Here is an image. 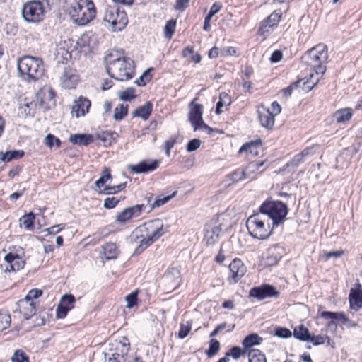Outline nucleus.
<instances>
[{"instance_id":"nucleus-1","label":"nucleus","mask_w":362,"mask_h":362,"mask_svg":"<svg viewBox=\"0 0 362 362\" xmlns=\"http://www.w3.org/2000/svg\"><path fill=\"white\" fill-rule=\"evenodd\" d=\"M17 69L19 76L28 83L41 79L45 72L42 59L29 55L23 56L18 59Z\"/></svg>"},{"instance_id":"nucleus-2","label":"nucleus","mask_w":362,"mask_h":362,"mask_svg":"<svg viewBox=\"0 0 362 362\" xmlns=\"http://www.w3.org/2000/svg\"><path fill=\"white\" fill-rule=\"evenodd\" d=\"M328 59V51L325 45L319 44L313 47L301 57V62L314 71L317 75H323L326 71L325 63Z\"/></svg>"},{"instance_id":"nucleus-3","label":"nucleus","mask_w":362,"mask_h":362,"mask_svg":"<svg viewBox=\"0 0 362 362\" xmlns=\"http://www.w3.org/2000/svg\"><path fill=\"white\" fill-rule=\"evenodd\" d=\"M109 76L119 81H125L134 76V61L129 57H119L111 62L106 66Z\"/></svg>"},{"instance_id":"nucleus-4","label":"nucleus","mask_w":362,"mask_h":362,"mask_svg":"<svg viewBox=\"0 0 362 362\" xmlns=\"http://www.w3.org/2000/svg\"><path fill=\"white\" fill-rule=\"evenodd\" d=\"M71 19L78 25H85L95 16L94 3L90 0H79L68 8Z\"/></svg>"},{"instance_id":"nucleus-5","label":"nucleus","mask_w":362,"mask_h":362,"mask_svg":"<svg viewBox=\"0 0 362 362\" xmlns=\"http://www.w3.org/2000/svg\"><path fill=\"white\" fill-rule=\"evenodd\" d=\"M141 229L147 237L146 245L137 246L134 252V255L141 254L145 249L150 246L153 243L158 240L165 233L168 232V226H164L163 222L160 218H156L145 222L141 225Z\"/></svg>"},{"instance_id":"nucleus-6","label":"nucleus","mask_w":362,"mask_h":362,"mask_svg":"<svg viewBox=\"0 0 362 362\" xmlns=\"http://www.w3.org/2000/svg\"><path fill=\"white\" fill-rule=\"evenodd\" d=\"M103 21L105 26L113 32L121 31L128 23L127 14L118 6H108L105 9Z\"/></svg>"},{"instance_id":"nucleus-7","label":"nucleus","mask_w":362,"mask_h":362,"mask_svg":"<svg viewBox=\"0 0 362 362\" xmlns=\"http://www.w3.org/2000/svg\"><path fill=\"white\" fill-rule=\"evenodd\" d=\"M45 12L42 2L39 0L28 1L21 8L22 17L28 23L41 22L44 19Z\"/></svg>"},{"instance_id":"nucleus-8","label":"nucleus","mask_w":362,"mask_h":362,"mask_svg":"<svg viewBox=\"0 0 362 362\" xmlns=\"http://www.w3.org/2000/svg\"><path fill=\"white\" fill-rule=\"evenodd\" d=\"M247 229L251 236L259 240H267L272 234V230L265 229L264 221L257 214L250 216L246 222Z\"/></svg>"},{"instance_id":"nucleus-9","label":"nucleus","mask_w":362,"mask_h":362,"mask_svg":"<svg viewBox=\"0 0 362 362\" xmlns=\"http://www.w3.org/2000/svg\"><path fill=\"white\" fill-rule=\"evenodd\" d=\"M24 252L21 247H18L15 253L9 252L6 254L4 259L8 266L5 269V272H15L22 269L25 264V261L23 259Z\"/></svg>"},{"instance_id":"nucleus-10","label":"nucleus","mask_w":362,"mask_h":362,"mask_svg":"<svg viewBox=\"0 0 362 362\" xmlns=\"http://www.w3.org/2000/svg\"><path fill=\"white\" fill-rule=\"evenodd\" d=\"M229 271L231 274L228 278L230 284H236L247 272V267L240 259H234L229 264Z\"/></svg>"},{"instance_id":"nucleus-11","label":"nucleus","mask_w":362,"mask_h":362,"mask_svg":"<svg viewBox=\"0 0 362 362\" xmlns=\"http://www.w3.org/2000/svg\"><path fill=\"white\" fill-rule=\"evenodd\" d=\"M288 211V207L285 203L273 200V228L284 222Z\"/></svg>"},{"instance_id":"nucleus-12","label":"nucleus","mask_w":362,"mask_h":362,"mask_svg":"<svg viewBox=\"0 0 362 362\" xmlns=\"http://www.w3.org/2000/svg\"><path fill=\"white\" fill-rule=\"evenodd\" d=\"M221 224L212 225L208 223L204 228V241L207 246H211L216 244L220 237L221 233Z\"/></svg>"},{"instance_id":"nucleus-13","label":"nucleus","mask_w":362,"mask_h":362,"mask_svg":"<svg viewBox=\"0 0 362 362\" xmlns=\"http://www.w3.org/2000/svg\"><path fill=\"white\" fill-rule=\"evenodd\" d=\"M189 120L194 127V131L199 129V123H202L204 107L201 104L192 101L189 105Z\"/></svg>"},{"instance_id":"nucleus-14","label":"nucleus","mask_w":362,"mask_h":362,"mask_svg":"<svg viewBox=\"0 0 362 362\" xmlns=\"http://www.w3.org/2000/svg\"><path fill=\"white\" fill-rule=\"evenodd\" d=\"M160 165L158 160H144L136 165L129 166L131 172L136 174L148 173L156 170Z\"/></svg>"},{"instance_id":"nucleus-15","label":"nucleus","mask_w":362,"mask_h":362,"mask_svg":"<svg viewBox=\"0 0 362 362\" xmlns=\"http://www.w3.org/2000/svg\"><path fill=\"white\" fill-rule=\"evenodd\" d=\"M61 85L66 89L74 88L78 81V75L75 69L70 66L64 69L63 74L60 77Z\"/></svg>"},{"instance_id":"nucleus-16","label":"nucleus","mask_w":362,"mask_h":362,"mask_svg":"<svg viewBox=\"0 0 362 362\" xmlns=\"http://www.w3.org/2000/svg\"><path fill=\"white\" fill-rule=\"evenodd\" d=\"M90 105L91 103L87 98L80 96L77 100H74L71 113L73 115H75L76 118L84 116L88 112Z\"/></svg>"},{"instance_id":"nucleus-17","label":"nucleus","mask_w":362,"mask_h":362,"mask_svg":"<svg viewBox=\"0 0 362 362\" xmlns=\"http://www.w3.org/2000/svg\"><path fill=\"white\" fill-rule=\"evenodd\" d=\"M249 296L259 300L270 298L272 297V285L264 284L259 286L253 287L250 290Z\"/></svg>"},{"instance_id":"nucleus-18","label":"nucleus","mask_w":362,"mask_h":362,"mask_svg":"<svg viewBox=\"0 0 362 362\" xmlns=\"http://www.w3.org/2000/svg\"><path fill=\"white\" fill-rule=\"evenodd\" d=\"M261 148L262 141L260 139H258L244 144L239 149L238 153L240 154L245 153L247 156L250 155L252 156H257L259 155Z\"/></svg>"},{"instance_id":"nucleus-19","label":"nucleus","mask_w":362,"mask_h":362,"mask_svg":"<svg viewBox=\"0 0 362 362\" xmlns=\"http://www.w3.org/2000/svg\"><path fill=\"white\" fill-rule=\"evenodd\" d=\"M257 112L262 126L267 129H271L272 112H270L269 109L266 107L264 105H261L258 106Z\"/></svg>"},{"instance_id":"nucleus-20","label":"nucleus","mask_w":362,"mask_h":362,"mask_svg":"<svg viewBox=\"0 0 362 362\" xmlns=\"http://www.w3.org/2000/svg\"><path fill=\"white\" fill-rule=\"evenodd\" d=\"M320 317L327 320H332L328 323L329 325H336V323L333 321L334 320L341 321L343 324H346L350 322V320L343 312L322 311L320 313Z\"/></svg>"},{"instance_id":"nucleus-21","label":"nucleus","mask_w":362,"mask_h":362,"mask_svg":"<svg viewBox=\"0 0 362 362\" xmlns=\"http://www.w3.org/2000/svg\"><path fill=\"white\" fill-rule=\"evenodd\" d=\"M69 141L78 146H88L94 141L93 136L88 134H71Z\"/></svg>"},{"instance_id":"nucleus-22","label":"nucleus","mask_w":362,"mask_h":362,"mask_svg":"<svg viewBox=\"0 0 362 362\" xmlns=\"http://www.w3.org/2000/svg\"><path fill=\"white\" fill-rule=\"evenodd\" d=\"M349 299L351 309L356 311L361 309L362 307V289H351Z\"/></svg>"},{"instance_id":"nucleus-23","label":"nucleus","mask_w":362,"mask_h":362,"mask_svg":"<svg viewBox=\"0 0 362 362\" xmlns=\"http://www.w3.org/2000/svg\"><path fill=\"white\" fill-rule=\"evenodd\" d=\"M153 110V104L147 101L144 105L138 107L133 112V117H139L144 120H147Z\"/></svg>"},{"instance_id":"nucleus-24","label":"nucleus","mask_w":362,"mask_h":362,"mask_svg":"<svg viewBox=\"0 0 362 362\" xmlns=\"http://www.w3.org/2000/svg\"><path fill=\"white\" fill-rule=\"evenodd\" d=\"M180 272L175 268H172L165 273L164 280L171 284L170 288L174 289L180 283Z\"/></svg>"},{"instance_id":"nucleus-25","label":"nucleus","mask_w":362,"mask_h":362,"mask_svg":"<svg viewBox=\"0 0 362 362\" xmlns=\"http://www.w3.org/2000/svg\"><path fill=\"white\" fill-rule=\"evenodd\" d=\"M263 339L256 333H252L247 335L243 340L242 344L245 350H250L252 346L259 345Z\"/></svg>"},{"instance_id":"nucleus-26","label":"nucleus","mask_w":362,"mask_h":362,"mask_svg":"<svg viewBox=\"0 0 362 362\" xmlns=\"http://www.w3.org/2000/svg\"><path fill=\"white\" fill-rule=\"evenodd\" d=\"M130 240L132 243H139L138 246H142L144 244L146 245L147 237L141 229V226L136 228L130 235Z\"/></svg>"},{"instance_id":"nucleus-27","label":"nucleus","mask_w":362,"mask_h":362,"mask_svg":"<svg viewBox=\"0 0 362 362\" xmlns=\"http://www.w3.org/2000/svg\"><path fill=\"white\" fill-rule=\"evenodd\" d=\"M352 115L351 108H344L337 110L333 115V118L337 123H345L351 119Z\"/></svg>"},{"instance_id":"nucleus-28","label":"nucleus","mask_w":362,"mask_h":362,"mask_svg":"<svg viewBox=\"0 0 362 362\" xmlns=\"http://www.w3.org/2000/svg\"><path fill=\"white\" fill-rule=\"evenodd\" d=\"M304 161L305 160L302 158V156L299 153H298L293 158V159L290 162H288L278 170H275V173L277 174L283 173L287 169H288V171L289 172L291 169L296 168L299 165L303 163Z\"/></svg>"},{"instance_id":"nucleus-29","label":"nucleus","mask_w":362,"mask_h":362,"mask_svg":"<svg viewBox=\"0 0 362 362\" xmlns=\"http://www.w3.org/2000/svg\"><path fill=\"white\" fill-rule=\"evenodd\" d=\"M25 155L23 150L8 151L3 153H0V160L3 162H10L12 160L21 158Z\"/></svg>"},{"instance_id":"nucleus-30","label":"nucleus","mask_w":362,"mask_h":362,"mask_svg":"<svg viewBox=\"0 0 362 362\" xmlns=\"http://www.w3.org/2000/svg\"><path fill=\"white\" fill-rule=\"evenodd\" d=\"M310 334L309 329L303 325L296 327L293 332V337L301 341H309Z\"/></svg>"},{"instance_id":"nucleus-31","label":"nucleus","mask_w":362,"mask_h":362,"mask_svg":"<svg viewBox=\"0 0 362 362\" xmlns=\"http://www.w3.org/2000/svg\"><path fill=\"white\" fill-rule=\"evenodd\" d=\"M117 134L115 132H103L97 134V139L103 142L104 146H111L115 141Z\"/></svg>"},{"instance_id":"nucleus-32","label":"nucleus","mask_w":362,"mask_h":362,"mask_svg":"<svg viewBox=\"0 0 362 362\" xmlns=\"http://www.w3.org/2000/svg\"><path fill=\"white\" fill-rule=\"evenodd\" d=\"M231 103V98H230V96L225 93V92H222L219 94V100L216 103V113L217 115H220L221 113L223 112V110H221V108L223 107V106H229Z\"/></svg>"},{"instance_id":"nucleus-33","label":"nucleus","mask_w":362,"mask_h":362,"mask_svg":"<svg viewBox=\"0 0 362 362\" xmlns=\"http://www.w3.org/2000/svg\"><path fill=\"white\" fill-rule=\"evenodd\" d=\"M123 348L124 349H126V351H124V354H122V358H127L130 349V344L128 339L126 337H123L122 340L117 343L114 353H117L118 355L120 356L122 350L123 351Z\"/></svg>"},{"instance_id":"nucleus-34","label":"nucleus","mask_w":362,"mask_h":362,"mask_svg":"<svg viewBox=\"0 0 362 362\" xmlns=\"http://www.w3.org/2000/svg\"><path fill=\"white\" fill-rule=\"evenodd\" d=\"M21 305L23 306L21 310V313H22L24 319L29 320L35 314L37 310L35 303H24Z\"/></svg>"},{"instance_id":"nucleus-35","label":"nucleus","mask_w":362,"mask_h":362,"mask_svg":"<svg viewBox=\"0 0 362 362\" xmlns=\"http://www.w3.org/2000/svg\"><path fill=\"white\" fill-rule=\"evenodd\" d=\"M272 18V14L267 16V18L261 22L258 33L259 35L262 36L264 39H266L269 37L270 32L269 29L272 28V24L270 23Z\"/></svg>"},{"instance_id":"nucleus-36","label":"nucleus","mask_w":362,"mask_h":362,"mask_svg":"<svg viewBox=\"0 0 362 362\" xmlns=\"http://www.w3.org/2000/svg\"><path fill=\"white\" fill-rule=\"evenodd\" d=\"M104 255L107 259H113L117 257V249L113 243H107L103 247Z\"/></svg>"},{"instance_id":"nucleus-37","label":"nucleus","mask_w":362,"mask_h":362,"mask_svg":"<svg viewBox=\"0 0 362 362\" xmlns=\"http://www.w3.org/2000/svg\"><path fill=\"white\" fill-rule=\"evenodd\" d=\"M249 362H267L266 357L259 349H252L248 351Z\"/></svg>"},{"instance_id":"nucleus-38","label":"nucleus","mask_w":362,"mask_h":362,"mask_svg":"<svg viewBox=\"0 0 362 362\" xmlns=\"http://www.w3.org/2000/svg\"><path fill=\"white\" fill-rule=\"evenodd\" d=\"M112 179V175L110 174V170L107 167H104L100 178L95 181V185L98 188H100L101 187H103L104 185L106 183V182L109 180Z\"/></svg>"},{"instance_id":"nucleus-39","label":"nucleus","mask_w":362,"mask_h":362,"mask_svg":"<svg viewBox=\"0 0 362 362\" xmlns=\"http://www.w3.org/2000/svg\"><path fill=\"white\" fill-rule=\"evenodd\" d=\"M176 192H173L171 195L165 196L163 198H158L156 199L152 204L148 206V209L147 210V212H151L153 209L156 208H158L163 204H166L168 202H169L175 194Z\"/></svg>"},{"instance_id":"nucleus-40","label":"nucleus","mask_w":362,"mask_h":362,"mask_svg":"<svg viewBox=\"0 0 362 362\" xmlns=\"http://www.w3.org/2000/svg\"><path fill=\"white\" fill-rule=\"evenodd\" d=\"M42 294V291L40 289L34 288L31 289L28 294L25 296L24 299L20 301L21 304L35 303L34 299L37 298Z\"/></svg>"},{"instance_id":"nucleus-41","label":"nucleus","mask_w":362,"mask_h":362,"mask_svg":"<svg viewBox=\"0 0 362 362\" xmlns=\"http://www.w3.org/2000/svg\"><path fill=\"white\" fill-rule=\"evenodd\" d=\"M35 218V216L34 213L29 212L23 215L21 218L20 221H22V223L24 226V228L27 230H31L33 228L34 221Z\"/></svg>"},{"instance_id":"nucleus-42","label":"nucleus","mask_w":362,"mask_h":362,"mask_svg":"<svg viewBox=\"0 0 362 362\" xmlns=\"http://www.w3.org/2000/svg\"><path fill=\"white\" fill-rule=\"evenodd\" d=\"M126 186H127V182H123L118 185H115V186H112V187L105 186V187H104V188L102 191L99 192V194H115L117 192H121L123 189H124Z\"/></svg>"},{"instance_id":"nucleus-43","label":"nucleus","mask_w":362,"mask_h":362,"mask_svg":"<svg viewBox=\"0 0 362 362\" xmlns=\"http://www.w3.org/2000/svg\"><path fill=\"white\" fill-rule=\"evenodd\" d=\"M11 315L6 311H0V332H3L10 327Z\"/></svg>"},{"instance_id":"nucleus-44","label":"nucleus","mask_w":362,"mask_h":362,"mask_svg":"<svg viewBox=\"0 0 362 362\" xmlns=\"http://www.w3.org/2000/svg\"><path fill=\"white\" fill-rule=\"evenodd\" d=\"M153 70V68H148L145 70L143 74L139 77V78L134 81V83H136L138 86H144L146 83L149 82L151 79V75H150V71Z\"/></svg>"},{"instance_id":"nucleus-45","label":"nucleus","mask_w":362,"mask_h":362,"mask_svg":"<svg viewBox=\"0 0 362 362\" xmlns=\"http://www.w3.org/2000/svg\"><path fill=\"white\" fill-rule=\"evenodd\" d=\"M128 112V105H124L123 104L119 105L114 110L113 117L115 120H122Z\"/></svg>"},{"instance_id":"nucleus-46","label":"nucleus","mask_w":362,"mask_h":362,"mask_svg":"<svg viewBox=\"0 0 362 362\" xmlns=\"http://www.w3.org/2000/svg\"><path fill=\"white\" fill-rule=\"evenodd\" d=\"M220 350V343L218 340L212 339L209 341V347L206 351V354L209 358L215 356Z\"/></svg>"},{"instance_id":"nucleus-47","label":"nucleus","mask_w":362,"mask_h":362,"mask_svg":"<svg viewBox=\"0 0 362 362\" xmlns=\"http://www.w3.org/2000/svg\"><path fill=\"white\" fill-rule=\"evenodd\" d=\"M134 93V88L129 87L119 93V98L122 101H130L136 98Z\"/></svg>"},{"instance_id":"nucleus-48","label":"nucleus","mask_w":362,"mask_h":362,"mask_svg":"<svg viewBox=\"0 0 362 362\" xmlns=\"http://www.w3.org/2000/svg\"><path fill=\"white\" fill-rule=\"evenodd\" d=\"M76 301V298L72 294H64L62 296L60 300V304L66 308H69L71 310L74 308V304Z\"/></svg>"},{"instance_id":"nucleus-49","label":"nucleus","mask_w":362,"mask_h":362,"mask_svg":"<svg viewBox=\"0 0 362 362\" xmlns=\"http://www.w3.org/2000/svg\"><path fill=\"white\" fill-rule=\"evenodd\" d=\"M44 143L49 148H52L54 145L57 148H59L62 144L60 139L52 134H47V136L45 138Z\"/></svg>"},{"instance_id":"nucleus-50","label":"nucleus","mask_w":362,"mask_h":362,"mask_svg":"<svg viewBox=\"0 0 362 362\" xmlns=\"http://www.w3.org/2000/svg\"><path fill=\"white\" fill-rule=\"evenodd\" d=\"M259 212L272 218V199H267L259 207Z\"/></svg>"},{"instance_id":"nucleus-51","label":"nucleus","mask_w":362,"mask_h":362,"mask_svg":"<svg viewBox=\"0 0 362 362\" xmlns=\"http://www.w3.org/2000/svg\"><path fill=\"white\" fill-rule=\"evenodd\" d=\"M176 27V21L170 20L167 22L165 26V37L168 39H171L175 33Z\"/></svg>"},{"instance_id":"nucleus-52","label":"nucleus","mask_w":362,"mask_h":362,"mask_svg":"<svg viewBox=\"0 0 362 362\" xmlns=\"http://www.w3.org/2000/svg\"><path fill=\"white\" fill-rule=\"evenodd\" d=\"M274 334L279 338L287 339L292 336V332L288 328L277 327L275 328Z\"/></svg>"},{"instance_id":"nucleus-53","label":"nucleus","mask_w":362,"mask_h":362,"mask_svg":"<svg viewBox=\"0 0 362 362\" xmlns=\"http://www.w3.org/2000/svg\"><path fill=\"white\" fill-rule=\"evenodd\" d=\"M125 300L127 302V308H132L137 305L138 301V292L133 291L131 293L128 294L125 297Z\"/></svg>"},{"instance_id":"nucleus-54","label":"nucleus","mask_w":362,"mask_h":362,"mask_svg":"<svg viewBox=\"0 0 362 362\" xmlns=\"http://www.w3.org/2000/svg\"><path fill=\"white\" fill-rule=\"evenodd\" d=\"M12 362H29V358L21 350H16L11 358Z\"/></svg>"},{"instance_id":"nucleus-55","label":"nucleus","mask_w":362,"mask_h":362,"mask_svg":"<svg viewBox=\"0 0 362 362\" xmlns=\"http://www.w3.org/2000/svg\"><path fill=\"white\" fill-rule=\"evenodd\" d=\"M229 176L230 179L232 180L233 183H236L246 178L245 172L241 170H237L234 171Z\"/></svg>"},{"instance_id":"nucleus-56","label":"nucleus","mask_w":362,"mask_h":362,"mask_svg":"<svg viewBox=\"0 0 362 362\" xmlns=\"http://www.w3.org/2000/svg\"><path fill=\"white\" fill-rule=\"evenodd\" d=\"M130 219L131 217L126 209L119 212L115 217V221L119 223H124Z\"/></svg>"},{"instance_id":"nucleus-57","label":"nucleus","mask_w":362,"mask_h":362,"mask_svg":"<svg viewBox=\"0 0 362 362\" xmlns=\"http://www.w3.org/2000/svg\"><path fill=\"white\" fill-rule=\"evenodd\" d=\"M119 202V199L115 197H107L104 200L103 206L107 209H112L115 208Z\"/></svg>"},{"instance_id":"nucleus-58","label":"nucleus","mask_w":362,"mask_h":362,"mask_svg":"<svg viewBox=\"0 0 362 362\" xmlns=\"http://www.w3.org/2000/svg\"><path fill=\"white\" fill-rule=\"evenodd\" d=\"M243 354H245V350L239 346H233L226 354H229V357L232 356L233 359L238 360Z\"/></svg>"},{"instance_id":"nucleus-59","label":"nucleus","mask_w":362,"mask_h":362,"mask_svg":"<svg viewBox=\"0 0 362 362\" xmlns=\"http://www.w3.org/2000/svg\"><path fill=\"white\" fill-rule=\"evenodd\" d=\"M191 329H192V327H191L190 324L187 325H185L184 324H180V330L176 335L177 337L179 339L185 338L189 333Z\"/></svg>"},{"instance_id":"nucleus-60","label":"nucleus","mask_w":362,"mask_h":362,"mask_svg":"<svg viewBox=\"0 0 362 362\" xmlns=\"http://www.w3.org/2000/svg\"><path fill=\"white\" fill-rule=\"evenodd\" d=\"M200 145L201 141L199 139H193L187 143L186 150L187 152H193L197 150Z\"/></svg>"},{"instance_id":"nucleus-61","label":"nucleus","mask_w":362,"mask_h":362,"mask_svg":"<svg viewBox=\"0 0 362 362\" xmlns=\"http://www.w3.org/2000/svg\"><path fill=\"white\" fill-rule=\"evenodd\" d=\"M126 351V349H123L121 355H118L117 353H112L108 358H105V362H126L127 358H122V354Z\"/></svg>"},{"instance_id":"nucleus-62","label":"nucleus","mask_w":362,"mask_h":362,"mask_svg":"<svg viewBox=\"0 0 362 362\" xmlns=\"http://www.w3.org/2000/svg\"><path fill=\"white\" fill-rule=\"evenodd\" d=\"M69 308H66L65 306H63L60 303L57 305V308L56 309V316L58 319H63L64 318L68 312L69 311Z\"/></svg>"},{"instance_id":"nucleus-63","label":"nucleus","mask_w":362,"mask_h":362,"mask_svg":"<svg viewBox=\"0 0 362 362\" xmlns=\"http://www.w3.org/2000/svg\"><path fill=\"white\" fill-rule=\"evenodd\" d=\"M328 337H323L322 335H311L310 334L309 337V341H311L313 345L315 346H319L321 344H323L325 342V339Z\"/></svg>"},{"instance_id":"nucleus-64","label":"nucleus","mask_w":362,"mask_h":362,"mask_svg":"<svg viewBox=\"0 0 362 362\" xmlns=\"http://www.w3.org/2000/svg\"><path fill=\"white\" fill-rule=\"evenodd\" d=\"M177 143V137H171L170 139L165 142V151L167 156H170V150L173 148L174 145Z\"/></svg>"}]
</instances>
